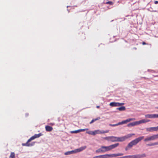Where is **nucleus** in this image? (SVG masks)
I'll list each match as a JSON object with an SVG mask.
<instances>
[{
  "mask_svg": "<svg viewBox=\"0 0 158 158\" xmlns=\"http://www.w3.org/2000/svg\"><path fill=\"white\" fill-rule=\"evenodd\" d=\"M42 135V134L41 133H39L38 134H35L33 136L31 137L29 139H28L27 142L25 143H22V145L24 146H33L35 142H33L31 143H29L31 140L34 139H35L39 138Z\"/></svg>",
  "mask_w": 158,
  "mask_h": 158,
  "instance_id": "f257e3e1",
  "label": "nucleus"
},
{
  "mask_svg": "<svg viewBox=\"0 0 158 158\" xmlns=\"http://www.w3.org/2000/svg\"><path fill=\"white\" fill-rule=\"evenodd\" d=\"M86 148V146L81 147L75 149L74 150L67 152L64 153V154L65 155H67L79 152L85 150Z\"/></svg>",
  "mask_w": 158,
  "mask_h": 158,
  "instance_id": "f03ea898",
  "label": "nucleus"
},
{
  "mask_svg": "<svg viewBox=\"0 0 158 158\" xmlns=\"http://www.w3.org/2000/svg\"><path fill=\"white\" fill-rule=\"evenodd\" d=\"M119 145L118 143H116L108 146H102V148H103L104 152L110 151L112 149L117 147Z\"/></svg>",
  "mask_w": 158,
  "mask_h": 158,
  "instance_id": "7ed1b4c3",
  "label": "nucleus"
},
{
  "mask_svg": "<svg viewBox=\"0 0 158 158\" xmlns=\"http://www.w3.org/2000/svg\"><path fill=\"white\" fill-rule=\"evenodd\" d=\"M144 138V136H140L133 140L129 143V146L132 147L133 146L136 145L139 142L142 140Z\"/></svg>",
  "mask_w": 158,
  "mask_h": 158,
  "instance_id": "20e7f679",
  "label": "nucleus"
},
{
  "mask_svg": "<svg viewBox=\"0 0 158 158\" xmlns=\"http://www.w3.org/2000/svg\"><path fill=\"white\" fill-rule=\"evenodd\" d=\"M135 120V119L134 118H130L125 120L121 122H119L118 123L114 124H110L109 125L112 127L116 126L119 125L126 124L127 122H129L131 121L134 120Z\"/></svg>",
  "mask_w": 158,
  "mask_h": 158,
  "instance_id": "39448f33",
  "label": "nucleus"
},
{
  "mask_svg": "<svg viewBox=\"0 0 158 158\" xmlns=\"http://www.w3.org/2000/svg\"><path fill=\"white\" fill-rule=\"evenodd\" d=\"M123 154L122 153H118L117 154H105L102 155V158H108L109 157H114L117 156H122Z\"/></svg>",
  "mask_w": 158,
  "mask_h": 158,
  "instance_id": "423d86ee",
  "label": "nucleus"
},
{
  "mask_svg": "<svg viewBox=\"0 0 158 158\" xmlns=\"http://www.w3.org/2000/svg\"><path fill=\"white\" fill-rule=\"evenodd\" d=\"M156 139H157V137L156 135H154L149 137H147L144 139V141L145 142H148L149 141L153 140Z\"/></svg>",
  "mask_w": 158,
  "mask_h": 158,
  "instance_id": "0eeeda50",
  "label": "nucleus"
},
{
  "mask_svg": "<svg viewBox=\"0 0 158 158\" xmlns=\"http://www.w3.org/2000/svg\"><path fill=\"white\" fill-rule=\"evenodd\" d=\"M105 139L112 142H117V137L111 136L105 137Z\"/></svg>",
  "mask_w": 158,
  "mask_h": 158,
  "instance_id": "6e6552de",
  "label": "nucleus"
},
{
  "mask_svg": "<svg viewBox=\"0 0 158 158\" xmlns=\"http://www.w3.org/2000/svg\"><path fill=\"white\" fill-rule=\"evenodd\" d=\"M145 118H158V114H147L145 115Z\"/></svg>",
  "mask_w": 158,
  "mask_h": 158,
  "instance_id": "1a4fd4ad",
  "label": "nucleus"
},
{
  "mask_svg": "<svg viewBox=\"0 0 158 158\" xmlns=\"http://www.w3.org/2000/svg\"><path fill=\"white\" fill-rule=\"evenodd\" d=\"M146 130L147 131L152 132L154 131H157V128L156 127H150L146 128Z\"/></svg>",
  "mask_w": 158,
  "mask_h": 158,
  "instance_id": "9d476101",
  "label": "nucleus"
},
{
  "mask_svg": "<svg viewBox=\"0 0 158 158\" xmlns=\"http://www.w3.org/2000/svg\"><path fill=\"white\" fill-rule=\"evenodd\" d=\"M139 125L138 122L136 121L128 124L127 126L128 127H131Z\"/></svg>",
  "mask_w": 158,
  "mask_h": 158,
  "instance_id": "9b49d317",
  "label": "nucleus"
},
{
  "mask_svg": "<svg viewBox=\"0 0 158 158\" xmlns=\"http://www.w3.org/2000/svg\"><path fill=\"white\" fill-rule=\"evenodd\" d=\"M125 136L117 137V142H123L125 140Z\"/></svg>",
  "mask_w": 158,
  "mask_h": 158,
  "instance_id": "f8f14e48",
  "label": "nucleus"
},
{
  "mask_svg": "<svg viewBox=\"0 0 158 158\" xmlns=\"http://www.w3.org/2000/svg\"><path fill=\"white\" fill-rule=\"evenodd\" d=\"M118 102H111L110 103V105L111 106H118Z\"/></svg>",
  "mask_w": 158,
  "mask_h": 158,
  "instance_id": "ddd939ff",
  "label": "nucleus"
},
{
  "mask_svg": "<svg viewBox=\"0 0 158 158\" xmlns=\"http://www.w3.org/2000/svg\"><path fill=\"white\" fill-rule=\"evenodd\" d=\"M150 121V120H149L142 119V120H140L139 121H138V124H139L142 123L148 122Z\"/></svg>",
  "mask_w": 158,
  "mask_h": 158,
  "instance_id": "4468645a",
  "label": "nucleus"
},
{
  "mask_svg": "<svg viewBox=\"0 0 158 158\" xmlns=\"http://www.w3.org/2000/svg\"><path fill=\"white\" fill-rule=\"evenodd\" d=\"M97 131L98 134H104L105 133H107L108 132V131H104L103 130H97Z\"/></svg>",
  "mask_w": 158,
  "mask_h": 158,
  "instance_id": "2eb2a0df",
  "label": "nucleus"
},
{
  "mask_svg": "<svg viewBox=\"0 0 158 158\" xmlns=\"http://www.w3.org/2000/svg\"><path fill=\"white\" fill-rule=\"evenodd\" d=\"M96 152L97 153L98 152H104L103 148H102V146L100 148H99L96 151Z\"/></svg>",
  "mask_w": 158,
  "mask_h": 158,
  "instance_id": "dca6fc26",
  "label": "nucleus"
},
{
  "mask_svg": "<svg viewBox=\"0 0 158 158\" xmlns=\"http://www.w3.org/2000/svg\"><path fill=\"white\" fill-rule=\"evenodd\" d=\"M116 109L120 111H124L126 110V108L124 106H122V107L117 108Z\"/></svg>",
  "mask_w": 158,
  "mask_h": 158,
  "instance_id": "f3484780",
  "label": "nucleus"
},
{
  "mask_svg": "<svg viewBox=\"0 0 158 158\" xmlns=\"http://www.w3.org/2000/svg\"><path fill=\"white\" fill-rule=\"evenodd\" d=\"M157 145H158V142H155L151 144H147V145L148 146H152Z\"/></svg>",
  "mask_w": 158,
  "mask_h": 158,
  "instance_id": "a211bd4d",
  "label": "nucleus"
},
{
  "mask_svg": "<svg viewBox=\"0 0 158 158\" xmlns=\"http://www.w3.org/2000/svg\"><path fill=\"white\" fill-rule=\"evenodd\" d=\"M135 134H128L127 135L125 136V139H127L128 138L131 137L132 136L134 135Z\"/></svg>",
  "mask_w": 158,
  "mask_h": 158,
  "instance_id": "6ab92c4d",
  "label": "nucleus"
},
{
  "mask_svg": "<svg viewBox=\"0 0 158 158\" xmlns=\"http://www.w3.org/2000/svg\"><path fill=\"white\" fill-rule=\"evenodd\" d=\"M133 158H141L140 154L132 155Z\"/></svg>",
  "mask_w": 158,
  "mask_h": 158,
  "instance_id": "aec40b11",
  "label": "nucleus"
},
{
  "mask_svg": "<svg viewBox=\"0 0 158 158\" xmlns=\"http://www.w3.org/2000/svg\"><path fill=\"white\" fill-rule=\"evenodd\" d=\"M9 158H15V153L14 152H11L10 156Z\"/></svg>",
  "mask_w": 158,
  "mask_h": 158,
  "instance_id": "412c9836",
  "label": "nucleus"
},
{
  "mask_svg": "<svg viewBox=\"0 0 158 158\" xmlns=\"http://www.w3.org/2000/svg\"><path fill=\"white\" fill-rule=\"evenodd\" d=\"M122 158H133L132 155L122 156Z\"/></svg>",
  "mask_w": 158,
  "mask_h": 158,
  "instance_id": "4be33fe9",
  "label": "nucleus"
},
{
  "mask_svg": "<svg viewBox=\"0 0 158 158\" xmlns=\"http://www.w3.org/2000/svg\"><path fill=\"white\" fill-rule=\"evenodd\" d=\"M79 132V131H78V130L74 131H72L70 132V133H77Z\"/></svg>",
  "mask_w": 158,
  "mask_h": 158,
  "instance_id": "5701e85b",
  "label": "nucleus"
},
{
  "mask_svg": "<svg viewBox=\"0 0 158 158\" xmlns=\"http://www.w3.org/2000/svg\"><path fill=\"white\" fill-rule=\"evenodd\" d=\"M132 147H130L129 146V143L128 144L127 146L125 148V150L126 151H127L128 150H129V148H131Z\"/></svg>",
  "mask_w": 158,
  "mask_h": 158,
  "instance_id": "b1692460",
  "label": "nucleus"
},
{
  "mask_svg": "<svg viewBox=\"0 0 158 158\" xmlns=\"http://www.w3.org/2000/svg\"><path fill=\"white\" fill-rule=\"evenodd\" d=\"M86 133L89 134L93 135V131H87Z\"/></svg>",
  "mask_w": 158,
  "mask_h": 158,
  "instance_id": "393cba45",
  "label": "nucleus"
},
{
  "mask_svg": "<svg viewBox=\"0 0 158 158\" xmlns=\"http://www.w3.org/2000/svg\"><path fill=\"white\" fill-rule=\"evenodd\" d=\"M146 156V155L145 153H143L140 154L141 158H144Z\"/></svg>",
  "mask_w": 158,
  "mask_h": 158,
  "instance_id": "a878e982",
  "label": "nucleus"
},
{
  "mask_svg": "<svg viewBox=\"0 0 158 158\" xmlns=\"http://www.w3.org/2000/svg\"><path fill=\"white\" fill-rule=\"evenodd\" d=\"M106 4H110V5H112L113 4V3L111 1H108L106 2Z\"/></svg>",
  "mask_w": 158,
  "mask_h": 158,
  "instance_id": "bb28decb",
  "label": "nucleus"
},
{
  "mask_svg": "<svg viewBox=\"0 0 158 158\" xmlns=\"http://www.w3.org/2000/svg\"><path fill=\"white\" fill-rule=\"evenodd\" d=\"M45 129L47 131H49V126H47L45 127Z\"/></svg>",
  "mask_w": 158,
  "mask_h": 158,
  "instance_id": "cd10ccee",
  "label": "nucleus"
},
{
  "mask_svg": "<svg viewBox=\"0 0 158 158\" xmlns=\"http://www.w3.org/2000/svg\"><path fill=\"white\" fill-rule=\"evenodd\" d=\"M88 129H79L78 131H79V132H80L81 131H85V130H88Z\"/></svg>",
  "mask_w": 158,
  "mask_h": 158,
  "instance_id": "c85d7f7f",
  "label": "nucleus"
},
{
  "mask_svg": "<svg viewBox=\"0 0 158 158\" xmlns=\"http://www.w3.org/2000/svg\"><path fill=\"white\" fill-rule=\"evenodd\" d=\"M93 158H102V155L94 156Z\"/></svg>",
  "mask_w": 158,
  "mask_h": 158,
  "instance_id": "c756f323",
  "label": "nucleus"
},
{
  "mask_svg": "<svg viewBox=\"0 0 158 158\" xmlns=\"http://www.w3.org/2000/svg\"><path fill=\"white\" fill-rule=\"evenodd\" d=\"M97 134H98V133L97 131V130L93 131V135H95Z\"/></svg>",
  "mask_w": 158,
  "mask_h": 158,
  "instance_id": "7c9ffc66",
  "label": "nucleus"
},
{
  "mask_svg": "<svg viewBox=\"0 0 158 158\" xmlns=\"http://www.w3.org/2000/svg\"><path fill=\"white\" fill-rule=\"evenodd\" d=\"M100 117H99L96 118L94 119H93L94 120V121L95 122V121H96L97 120H98L100 119Z\"/></svg>",
  "mask_w": 158,
  "mask_h": 158,
  "instance_id": "2f4dec72",
  "label": "nucleus"
},
{
  "mask_svg": "<svg viewBox=\"0 0 158 158\" xmlns=\"http://www.w3.org/2000/svg\"><path fill=\"white\" fill-rule=\"evenodd\" d=\"M118 106H120L122 105H123L124 104V103H119L118 102Z\"/></svg>",
  "mask_w": 158,
  "mask_h": 158,
  "instance_id": "473e14b6",
  "label": "nucleus"
},
{
  "mask_svg": "<svg viewBox=\"0 0 158 158\" xmlns=\"http://www.w3.org/2000/svg\"><path fill=\"white\" fill-rule=\"evenodd\" d=\"M94 120L93 119L89 123L90 124H91L92 123H93L94 122Z\"/></svg>",
  "mask_w": 158,
  "mask_h": 158,
  "instance_id": "72a5a7b5",
  "label": "nucleus"
},
{
  "mask_svg": "<svg viewBox=\"0 0 158 158\" xmlns=\"http://www.w3.org/2000/svg\"><path fill=\"white\" fill-rule=\"evenodd\" d=\"M154 3L155 4H157L158 3V1H155L154 2Z\"/></svg>",
  "mask_w": 158,
  "mask_h": 158,
  "instance_id": "f704fd0d",
  "label": "nucleus"
},
{
  "mask_svg": "<svg viewBox=\"0 0 158 158\" xmlns=\"http://www.w3.org/2000/svg\"><path fill=\"white\" fill-rule=\"evenodd\" d=\"M28 115H29V114H28V113H26L25 114V116H26V117L28 116Z\"/></svg>",
  "mask_w": 158,
  "mask_h": 158,
  "instance_id": "c9c22d12",
  "label": "nucleus"
},
{
  "mask_svg": "<svg viewBox=\"0 0 158 158\" xmlns=\"http://www.w3.org/2000/svg\"><path fill=\"white\" fill-rule=\"evenodd\" d=\"M52 128L51 127H50V131H52Z\"/></svg>",
  "mask_w": 158,
  "mask_h": 158,
  "instance_id": "e433bc0d",
  "label": "nucleus"
},
{
  "mask_svg": "<svg viewBox=\"0 0 158 158\" xmlns=\"http://www.w3.org/2000/svg\"><path fill=\"white\" fill-rule=\"evenodd\" d=\"M142 44H143V45H145V44H146L145 42H143L142 43Z\"/></svg>",
  "mask_w": 158,
  "mask_h": 158,
  "instance_id": "4c0bfd02",
  "label": "nucleus"
},
{
  "mask_svg": "<svg viewBox=\"0 0 158 158\" xmlns=\"http://www.w3.org/2000/svg\"><path fill=\"white\" fill-rule=\"evenodd\" d=\"M156 135V137H157V139H158V134H157V135Z\"/></svg>",
  "mask_w": 158,
  "mask_h": 158,
  "instance_id": "58836bf2",
  "label": "nucleus"
},
{
  "mask_svg": "<svg viewBox=\"0 0 158 158\" xmlns=\"http://www.w3.org/2000/svg\"><path fill=\"white\" fill-rule=\"evenodd\" d=\"M99 106H97V108H99Z\"/></svg>",
  "mask_w": 158,
  "mask_h": 158,
  "instance_id": "ea45409f",
  "label": "nucleus"
},
{
  "mask_svg": "<svg viewBox=\"0 0 158 158\" xmlns=\"http://www.w3.org/2000/svg\"><path fill=\"white\" fill-rule=\"evenodd\" d=\"M156 128H157V131H158V126Z\"/></svg>",
  "mask_w": 158,
  "mask_h": 158,
  "instance_id": "a19ab883",
  "label": "nucleus"
},
{
  "mask_svg": "<svg viewBox=\"0 0 158 158\" xmlns=\"http://www.w3.org/2000/svg\"><path fill=\"white\" fill-rule=\"evenodd\" d=\"M155 108L156 109H158V107H155Z\"/></svg>",
  "mask_w": 158,
  "mask_h": 158,
  "instance_id": "79ce46f5",
  "label": "nucleus"
},
{
  "mask_svg": "<svg viewBox=\"0 0 158 158\" xmlns=\"http://www.w3.org/2000/svg\"><path fill=\"white\" fill-rule=\"evenodd\" d=\"M152 11L156 12V10H155V11Z\"/></svg>",
  "mask_w": 158,
  "mask_h": 158,
  "instance_id": "37998d69",
  "label": "nucleus"
},
{
  "mask_svg": "<svg viewBox=\"0 0 158 158\" xmlns=\"http://www.w3.org/2000/svg\"><path fill=\"white\" fill-rule=\"evenodd\" d=\"M69 6H67V8L69 7Z\"/></svg>",
  "mask_w": 158,
  "mask_h": 158,
  "instance_id": "c03bdc74",
  "label": "nucleus"
}]
</instances>
